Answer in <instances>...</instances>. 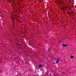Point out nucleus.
Listing matches in <instances>:
<instances>
[{
    "mask_svg": "<svg viewBox=\"0 0 76 76\" xmlns=\"http://www.w3.org/2000/svg\"><path fill=\"white\" fill-rule=\"evenodd\" d=\"M59 59H60L59 58H58V60L56 62V63H58V61H59Z\"/></svg>",
    "mask_w": 76,
    "mask_h": 76,
    "instance_id": "1",
    "label": "nucleus"
},
{
    "mask_svg": "<svg viewBox=\"0 0 76 76\" xmlns=\"http://www.w3.org/2000/svg\"><path fill=\"white\" fill-rule=\"evenodd\" d=\"M62 45H63L64 47H66V46H68L67 45H66L63 44Z\"/></svg>",
    "mask_w": 76,
    "mask_h": 76,
    "instance_id": "2",
    "label": "nucleus"
},
{
    "mask_svg": "<svg viewBox=\"0 0 76 76\" xmlns=\"http://www.w3.org/2000/svg\"><path fill=\"white\" fill-rule=\"evenodd\" d=\"M42 65H39V68H41V67H42Z\"/></svg>",
    "mask_w": 76,
    "mask_h": 76,
    "instance_id": "3",
    "label": "nucleus"
},
{
    "mask_svg": "<svg viewBox=\"0 0 76 76\" xmlns=\"http://www.w3.org/2000/svg\"><path fill=\"white\" fill-rule=\"evenodd\" d=\"M73 57H74L72 56L70 58H73Z\"/></svg>",
    "mask_w": 76,
    "mask_h": 76,
    "instance_id": "4",
    "label": "nucleus"
},
{
    "mask_svg": "<svg viewBox=\"0 0 76 76\" xmlns=\"http://www.w3.org/2000/svg\"><path fill=\"white\" fill-rule=\"evenodd\" d=\"M0 16L1 17H2V15H1L0 14Z\"/></svg>",
    "mask_w": 76,
    "mask_h": 76,
    "instance_id": "5",
    "label": "nucleus"
},
{
    "mask_svg": "<svg viewBox=\"0 0 76 76\" xmlns=\"http://www.w3.org/2000/svg\"><path fill=\"white\" fill-rule=\"evenodd\" d=\"M69 15H70V14H71V13L70 12H69Z\"/></svg>",
    "mask_w": 76,
    "mask_h": 76,
    "instance_id": "6",
    "label": "nucleus"
},
{
    "mask_svg": "<svg viewBox=\"0 0 76 76\" xmlns=\"http://www.w3.org/2000/svg\"><path fill=\"white\" fill-rule=\"evenodd\" d=\"M53 64H56V62L54 63Z\"/></svg>",
    "mask_w": 76,
    "mask_h": 76,
    "instance_id": "7",
    "label": "nucleus"
},
{
    "mask_svg": "<svg viewBox=\"0 0 76 76\" xmlns=\"http://www.w3.org/2000/svg\"><path fill=\"white\" fill-rule=\"evenodd\" d=\"M18 45H20V44H19V43H18Z\"/></svg>",
    "mask_w": 76,
    "mask_h": 76,
    "instance_id": "8",
    "label": "nucleus"
},
{
    "mask_svg": "<svg viewBox=\"0 0 76 76\" xmlns=\"http://www.w3.org/2000/svg\"><path fill=\"white\" fill-rule=\"evenodd\" d=\"M63 73H64V72Z\"/></svg>",
    "mask_w": 76,
    "mask_h": 76,
    "instance_id": "9",
    "label": "nucleus"
}]
</instances>
